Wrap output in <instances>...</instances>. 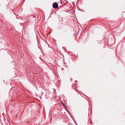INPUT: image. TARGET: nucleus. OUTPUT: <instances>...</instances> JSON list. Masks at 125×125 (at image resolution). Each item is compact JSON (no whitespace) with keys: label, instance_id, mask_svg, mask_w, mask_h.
Segmentation results:
<instances>
[{"label":"nucleus","instance_id":"f257e3e1","mask_svg":"<svg viewBox=\"0 0 125 125\" xmlns=\"http://www.w3.org/2000/svg\"><path fill=\"white\" fill-rule=\"evenodd\" d=\"M52 6L53 8L56 9L58 8V3L55 2L53 3Z\"/></svg>","mask_w":125,"mask_h":125},{"label":"nucleus","instance_id":"f03ea898","mask_svg":"<svg viewBox=\"0 0 125 125\" xmlns=\"http://www.w3.org/2000/svg\"><path fill=\"white\" fill-rule=\"evenodd\" d=\"M84 99V100H85V99H84Z\"/></svg>","mask_w":125,"mask_h":125}]
</instances>
